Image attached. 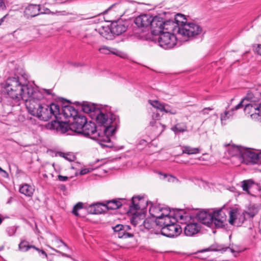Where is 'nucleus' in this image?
Here are the masks:
<instances>
[{"label":"nucleus","instance_id":"f257e3e1","mask_svg":"<svg viewBox=\"0 0 261 261\" xmlns=\"http://www.w3.org/2000/svg\"><path fill=\"white\" fill-rule=\"evenodd\" d=\"M28 83L25 74L8 78L6 87L8 95L17 101L24 100L28 112L40 120L47 121L53 117L58 119L60 114L59 106L54 103L49 105L41 103L43 93Z\"/></svg>","mask_w":261,"mask_h":261},{"label":"nucleus","instance_id":"f03ea898","mask_svg":"<svg viewBox=\"0 0 261 261\" xmlns=\"http://www.w3.org/2000/svg\"><path fill=\"white\" fill-rule=\"evenodd\" d=\"M261 87L251 88L246 96L234 108L225 111L221 114L220 119L222 124L230 119L234 115V111L244 106V113L256 121L261 122Z\"/></svg>","mask_w":261,"mask_h":261},{"label":"nucleus","instance_id":"7ed1b4c3","mask_svg":"<svg viewBox=\"0 0 261 261\" xmlns=\"http://www.w3.org/2000/svg\"><path fill=\"white\" fill-rule=\"evenodd\" d=\"M91 118L95 120L97 124L102 128L103 135L109 138L115 133L119 123L118 116L109 112L105 113L100 109L96 110L92 113Z\"/></svg>","mask_w":261,"mask_h":261},{"label":"nucleus","instance_id":"20e7f679","mask_svg":"<svg viewBox=\"0 0 261 261\" xmlns=\"http://www.w3.org/2000/svg\"><path fill=\"white\" fill-rule=\"evenodd\" d=\"M80 134L96 140L102 147L111 148L113 146L110 138L103 135L101 132H98L96 125L93 122H89L86 124Z\"/></svg>","mask_w":261,"mask_h":261},{"label":"nucleus","instance_id":"39448f33","mask_svg":"<svg viewBox=\"0 0 261 261\" xmlns=\"http://www.w3.org/2000/svg\"><path fill=\"white\" fill-rule=\"evenodd\" d=\"M232 152L229 150L232 156H238L242 162L247 165H253L257 163V153L253 150L239 146L232 147Z\"/></svg>","mask_w":261,"mask_h":261},{"label":"nucleus","instance_id":"423d86ee","mask_svg":"<svg viewBox=\"0 0 261 261\" xmlns=\"http://www.w3.org/2000/svg\"><path fill=\"white\" fill-rule=\"evenodd\" d=\"M202 28L194 22H184L181 20L180 26L178 28V36L186 40L192 39L202 32Z\"/></svg>","mask_w":261,"mask_h":261},{"label":"nucleus","instance_id":"0eeeda50","mask_svg":"<svg viewBox=\"0 0 261 261\" xmlns=\"http://www.w3.org/2000/svg\"><path fill=\"white\" fill-rule=\"evenodd\" d=\"M177 37L176 34L170 32H163L158 38L159 45L165 49L174 47L176 44Z\"/></svg>","mask_w":261,"mask_h":261},{"label":"nucleus","instance_id":"6e6552de","mask_svg":"<svg viewBox=\"0 0 261 261\" xmlns=\"http://www.w3.org/2000/svg\"><path fill=\"white\" fill-rule=\"evenodd\" d=\"M179 18L185 20L182 14H177L174 20H168L164 21L163 32H170L178 36V28L180 26L181 20Z\"/></svg>","mask_w":261,"mask_h":261},{"label":"nucleus","instance_id":"1a4fd4ad","mask_svg":"<svg viewBox=\"0 0 261 261\" xmlns=\"http://www.w3.org/2000/svg\"><path fill=\"white\" fill-rule=\"evenodd\" d=\"M212 227L213 226L217 228H222L225 226L226 222V215L222 209L215 211L212 213Z\"/></svg>","mask_w":261,"mask_h":261},{"label":"nucleus","instance_id":"9d476101","mask_svg":"<svg viewBox=\"0 0 261 261\" xmlns=\"http://www.w3.org/2000/svg\"><path fill=\"white\" fill-rule=\"evenodd\" d=\"M181 231V227L177 223L163 227L161 230L162 234L169 238H173L179 236Z\"/></svg>","mask_w":261,"mask_h":261},{"label":"nucleus","instance_id":"9b49d317","mask_svg":"<svg viewBox=\"0 0 261 261\" xmlns=\"http://www.w3.org/2000/svg\"><path fill=\"white\" fill-rule=\"evenodd\" d=\"M115 234L119 238H133L134 234L128 231L130 227L127 225L118 224L112 227Z\"/></svg>","mask_w":261,"mask_h":261},{"label":"nucleus","instance_id":"f8f14e48","mask_svg":"<svg viewBox=\"0 0 261 261\" xmlns=\"http://www.w3.org/2000/svg\"><path fill=\"white\" fill-rule=\"evenodd\" d=\"M155 223L157 225L161 227L168 226V225H173L176 224V218H174L170 215V208L165 210V214L161 218L155 220Z\"/></svg>","mask_w":261,"mask_h":261},{"label":"nucleus","instance_id":"ddd939ff","mask_svg":"<svg viewBox=\"0 0 261 261\" xmlns=\"http://www.w3.org/2000/svg\"><path fill=\"white\" fill-rule=\"evenodd\" d=\"M74 121L70 124V129L73 131L80 133L84 126L88 123L86 117L82 115H77L73 118Z\"/></svg>","mask_w":261,"mask_h":261},{"label":"nucleus","instance_id":"4468645a","mask_svg":"<svg viewBox=\"0 0 261 261\" xmlns=\"http://www.w3.org/2000/svg\"><path fill=\"white\" fill-rule=\"evenodd\" d=\"M153 16L150 14H142L137 16L134 20V22L138 28H146L149 27Z\"/></svg>","mask_w":261,"mask_h":261},{"label":"nucleus","instance_id":"2eb2a0df","mask_svg":"<svg viewBox=\"0 0 261 261\" xmlns=\"http://www.w3.org/2000/svg\"><path fill=\"white\" fill-rule=\"evenodd\" d=\"M164 21L162 19L158 17H153V20L151 21L150 28L152 34L153 35H159L163 33Z\"/></svg>","mask_w":261,"mask_h":261},{"label":"nucleus","instance_id":"dca6fc26","mask_svg":"<svg viewBox=\"0 0 261 261\" xmlns=\"http://www.w3.org/2000/svg\"><path fill=\"white\" fill-rule=\"evenodd\" d=\"M169 208L167 207H163L160 204H154L150 207L149 212L152 217L155 218V220H158L164 216L165 210Z\"/></svg>","mask_w":261,"mask_h":261},{"label":"nucleus","instance_id":"f3484780","mask_svg":"<svg viewBox=\"0 0 261 261\" xmlns=\"http://www.w3.org/2000/svg\"><path fill=\"white\" fill-rule=\"evenodd\" d=\"M212 214V213H207L206 211H200L197 214L196 217L202 224L207 226L212 227V222L213 220Z\"/></svg>","mask_w":261,"mask_h":261},{"label":"nucleus","instance_id":"a211bd4d","mask_svg":"<svg viewBox=\"0 0 261 261\" xmlns=\"http://www.w3.org/2000/svg\"><path fill=\"white\" fill-rule=\"evenodd\" d=\"M41 7L40 5L31 4L28 6L24 11V15L27 17H34L40 15Z\"/></svg>","mask_w":261,"mask_h":261},{"label":"nucleus","instance_id":"6ab92c4d","mask_svg":"<svg viewBox=\"0 0 261 261\" xmlns=\"http://www.w3.org/2000/svg\"><path fill=\"white\" fill-rule=\"evenodd\" d=\"M50 129H56L57 132L61 133H65L68 130V125L65 122L54 120L48 124Z\"/></svg>","mask_w":261,"mask_h":261},{"label":"nucleus","instance_id":"aec40b11","mask_svg":"<svg viewBox=\"0 0 261 261\" xmlns=\"http://www.w3.org/2000/svg\"><path fill=\"white\" fill-rule=\"evenodd\" d=\"M111 33L118 36L125 32L127 27L122 21L113 22L111 25Z\"/></svg>","mask_w":261,"mask_h":261},{"label":"nucleus","instance_id":"412c9836","mask_svg":"<svg viewBox=\"0 0 261 261\" xmlns=\"http://www.w3.org/2000/svg\"><path fill=\"white\" fill-rule=\"evenodd\" d=\"M200 230L199 225L197 223H191L186 225L184 229L187 236L192 237L197 233Z\"/></svg>","mask_w":261,"mask_h":261},{"label":"nucleus","instance_id":"4be33fe9","mask_svg":"<svg viewBox=\"0 0 261 261\" xmlns=\"http://www.w3.org/2000/svg\"><path fill=\"white\" fill-rule=\"evenodd\" d=\"M145 203L144 199L140 196H134L132 198L131 205H130V210H139L143 209L144 206L143 204Z\"/></svg>","mask_w":261,"mask_h":261},{"label":"nucleus","instance_id":"5701e85b","mask_svg":"<svg viewBox=\"0 0 261 261\" xmlns=\"http://www.w3.org/2000/svg\"><path fill=\"white\" fill-rule=\"evenodd\" d=\"M230 249L231 252L233 250L232 249L229 248L228 247L225 246L223 245L218 244L217 243L211 245L209 247L206 249H203L199 251V252H203L205 251H221L225 252L227 249Z\"/></svg>","mask_w":261,"mask_h":261},{"label":"nucleus","instance_id":"b1692460","mask_svg":"<svg viewBox=\"0 0 261 261\" xmlns=\"http://www.w3.org/2000/svg\"><path fill=\"white\" fill-rule=\"evenodd\" d=\"M62 113L66 118L72 117L73 118L77 115V111L72 106H65L62 108Z\"/></svg>","mask_w":261,"mask_h":261},{"label":"nucleus","instance_id":"393cba45","mask_svg":"<svg viewBox=\"0 0 261 261\" xmlns=\"http://www.w3.org/2000/svg\"><path fill=\"white\" fill-rule=\"evenodd\" d=\"M171 129L175 134H178L187 132L188 126L186 123L179 122L173 126Z\"/></svg>","mask_w":261,"mask_h":261},{"label":"nucleus","instance_id":"a878e982","mask_svg":"<svg viewBox=\"0 0 261 261\" xmlns=\"http://www.w3.org/2000/svg\"><path fill=\"white\" fill-rule=\"evenodd\" d=\"M102 206L108 210H116L122 206V203L119 200L113 199L107 201L106 203L103 204Z\"/></svg>","mask_w":261,"mask_h":261},{"label":"nucleus","instance_id":"bb28decb","mask_svg":"<svg viewBox=\"0 0 261 261\" xmlns=\"http://www.w3.org/2000/svg\"><path fill=\"white\" fill-rule=\"evenodd\" d=\"M98 50L100 53L106 54V55L112 54L116 55L117 56L119 55V51L118 50H117L116 49L113 48L108 47L106 45L101 46L99 48Z\"/></svg>","mask_w":261,"mask_h":261},{"label":"nucleus","instance_id":"cd10ccee","mask_svg":"<svg viewBox=\"0 0 261 261\" xmlns=\"http://www.w3.org/2000/svg\"><path fill=\"white\" fill-rule=\"evenodd\" d=\"M242 188L243 191L250 194V190L255 185L254 181L252 179L244 180L241 182Z\"/></svg>","mask_w":261,"mask_h":261},{"label":"nucleus","instance_id":"c85d7f7f","mask_svg":"<svg viewBox=\"0 0 261 261\" xmlns=\"http://www.w3.org/2000/svg\"><path fill=\"white\" fill-rule=\"evenodd\" d=\"M34 189L28 184H24L19 188V192L27 196L31 197L34 193Z\"/></svg>","mask_w":261,"mask_h":261},{"label":"nucleus","instance_id":"c756f323","mask_svg":"<svg viewBox=\"0 0 261 261\" xmlns=\"http://www.w3.org/2000/svg\"><path fill=\"white\" fill-rule=\"evenodd\" d=\"M82 108L83 112L86 113H89L91 117L92 113H94L96 110L98 109V108H96L93 105L88 102H84L82 105Z\"/></svg>","mask_w":261,"mask_h":261},{"label":"nucleus","instance_id":"7c9ffc66","mask_svg":"<svg viewBox=\"0 0 261 261\" xmlns=\"http://www.w3.org/2000/svg\"><path fill=\"white\" fill-rule=\"evenodd\" d=\"M102 205L103 204L101 203L92 204L89 206L88 212L91 214H100L102 211L100 206H102Z\"/></svg>","mask_w":261,"mask_h":261},{"label":"nucleus","instance_id":"2f4dec72","mask_svg":"<svg viewBox=\"0 0 261 261\" xmlns=\"http://www.w3.org/2000/svg\"><path fill=\"white\" fill-rule=\"evenodd\" d=\"M34 245H30L28 241L24 239H21L20 242L18 245V249L20 251L25 252L30 249H33Z\"/></svg>","mask_w":261,"mask_h":261},{"label":"nucleus","instance_id":"473e14b6","mask_svg":"<svg viewBox=\"0 0 261 261\" xmlns=\"http://www.w3.org/2000/svg\"><path fill=\"white\" fill-rule=\"evenodd\" d=\"M258 212V207L255 204H250L249 205L247 210L245 212L246 214L250 218H253Z\"/></svg>","mask_w":261,"mask_h":261},{"label":"nucleus","instance_id":"72a5a7b5","mask_svg":"<svg viewBox=\"0 0 261 261\" xmlns=\"http://www.w3.org/2000/svg\"><path fill=\"white\" fill-rule=\"evenodd\" d=\"M201 149L199 147H192L189 146H184L182 147V151L183 153L188 154H197L200 152Z\"/></svg>","mask_w":261,"mask_h":261},{"label":"nucleus","instance_id":"f704fd0d","mask_svg":"<svg viewBox=\"0 0 261 261\" xmlns=\"http://www.w3.org/2000/svg\"><path fill=\"white\" fill-rule=\"evenodd\" d=\"M99 34L107 39H110L111 38V28L102 27L99 29Z\"/></svg>","mask_w":261,"mask_h":261},{"label":"nucleus","instance_id":"c9c22d12","mask_svg":"<svg viewBox=\"0 0 261 261\" xmlns=\"http://www.w3.org/2000/svg\"><path fill=\"white\" fill-rule=\"evenodd\" d=\"M188 217V215L184 213L183 210H177L174 214L173 217L174 218H176V222H177V220H182L186 219V218Z\"/></svg>","mask_w":261,"mask_h":261},{"label":"nucleus","instance_id":"e433bc0d","mask_svg":"<svg viewBox=\"0 0 261 261\" xmlns=\"http://www.w3.org/2000/svg\"><path fill=\"white\" fill-rule=\"evenodd\" d=\"M149 103L154 108L160 110L161 112L164 109L165 103H162L158 100H149Z\"/></svg>","mask_w":261,"mask_h":261},{"label":"nucleus","instance_id":"4c0bfd02","mask_svg":"<svg viewBox=\"0 0 261 261\" xmlns=\"http://www.w3.org/2000/svg\"><path fill=\"white\" fill-rule=\"evenodd\" d=\"M150 125L152 127L156 128H159L160 131L162 132L165 129V125L162 124L160 122H157L155 120H152L150 122Z\"/></svg>","mask_w":261,"mask_h":261},{"label":"nucleus","instance_id":"58836bf2","mask_svg":"<svg viewBox=\"0 0 261 261\" xmlns=\"http://www.w3.org/2000/svg\"><path fill=\"white\" fill-rule=\"evenodd\" d=\"M83 203L82 202H79L77 203L73 207V210L72 211V213L76 216H79V214L78 213V211L81 210L83 208Z\"/></svg>","mask_w":261,"mask_h":261},{"label":"nucleus","instance_id":"ea45409f","mask_svg":"<svg viewBox=\"0 0 261 261\" xmlns=\"http://www.w3.org/2000/svg\"><path fill=\"white\" fill-rule=\"evenodd\" d=\"M83 40L85 42L89 44L92 45L95 43V41L93 39V36L91 34H86L83 37Z\"/></svg>","mask_w":261,"mask_h":261},{"label":"nucleus","instance_id":"a19ab883","mask_svg":"<svg viewBox=\"0 0 261 261\" xmlns=\"http://www.w3.org/2000/svg\"><path fill=\"white\" fill-rule=\"evenodd\" d=\"M162 112H164L166 113H169L172 115H175L177 113L176 110L172 109L171 107L167 104L165 105L164 109L163 110Z\"/></svg>","mask_w":261,"mask_h":261},{"label":"nucleus","instance_id":"79ce46f5","mask_svg":"<svg viewBox=\"0 0 261 261\" xmlns=\"http://www.w3.org/2000/svg\"><path fill=\"white\" fill-rule=\"evenodd\" d=\"M34 248H33V249L37 252L39 256L42 259H44V257L46 256V252L42 248L37 247L34 245Z\"/></svg>","mask_w":261,"mask_h":261},{"label":"nucleus","instance_id":"37998d69","mask_svg":"<svg viewBox=\"0 0 261 261\" xmlns=\"http://www.w3.org/2000/svg\"><path fill=\"white\" fill-rule=\"evenodd\" d=\"M229 223L232 225L233 224L234 221L237 219L236 213L233 211H230L229 212Z\"/></svg>","mask_w":261,"mask_h":261},{"label":"nucleus","instance_id":"c03bdc74","mask_svg":"<svg viewBox=\"0 0 261 261\" xmlns=\"http://www.w3.org/2000/svg\"><path fill=\"white\" fill-rule=\"evenodd\" d=\"M134 214H135V213ZM141 221V219L138 216H135L134 215V216L130 220L131 223L134 226H136L138 224L140 223Z\"/></svg>","mask_w":261,"mask_h":261},{"label":"nucleus","instance_id":"a18cd8bd","mask_svg":"<svg viewBox=\"0 0 261 261\" xmlns=\"http://www.w3.org/2000/svg\"><path fill=\"white\" fill-rule=\"evenodd\" d=\"M16 231V228L14 226H10L6 229V232L9 236H13Z\"/></svg>","mask_w":261,"mask_h":261},{"label":"nucleus","instance_id":"49530a36","mask_svg":"<svg viewBox=\"0 0 261 261\" xmlns=\"http://www.w3.org/2000/svg\"><path fill=\"white\" fill-rule=\"evenodd\" d=\"M56 13L55 12H51L48 8L43 7V8H41V11H40V14H52L55 15Z\"/></svg>","mask_w":261,"mask_h":261},{"label":"nucleus","instance_id":"de8ad7c7","mask_svg":"<svg viewBox=\"0 0 261 261\" xmlns=\"http://www.w3.org/2000/svg\"><path fill=\"white\" fill-rule=\"evenodd\" d=\"M56 256L53 254H48L46 253V256L44 257V259H46L47 261H55Z\"/></svg>","mask_w":261,"mask_h":261},{"label":"nucleus","instance_id":"09e8293b","mask_svg":"<svg viewBox=\"0 0 261 261\" xmlns=\"http://www.w3.org/2000/svg\"><path fill=\"white\" fill-rule=\"evenodd\" d=\"M55 13H56L55 15H63V16L70 15L73 14L72 13L67 12L66 11H57Z\"/></svg>","mask_w":261,"mask_h":261},{"label":"nucleus","instance_id":"8fccbe9b","mask_svg":"<svg viewBox=\"0 0 261 261\" xmlns=\"http://www.w3.org/2000/svg\"><path fill=\"white\" fill-rule=\"evenodd\" d=\"M213 110V108H211L210 107L205 108L202 110L200 111V113L203 115H207L208 114V111H212Z\"/></svg>","mask_w":261,"mask_h":261},{"label":"nucleus","instance_id":"3c124183","mask_svg":"<svg viewBox=\"0 0 261 261\" xmlns=\"http://www.w3.org/2000/svg\"><path fill=\"white\" fill-rule=\"evenodd\" d=\"M63 156L69 161H73L74 156L69 154H63Z\"/></svg>","mask_w":261,"mask_h":261},{"label":"nucleus","instance_id":"603ef678","mask_svg":"<svg viewBox=\"0 0 261 261\" xmlns=\"http://www.w3.org/2000/svg\"><path fill=\"white\" fill-rule=\"evenodd\" d=\"M58 179L61 181H65L68 179V177L66 176H63L61 175H59L58 176Z\"/></svg>","mask_w":261,"mask_h":261},{"label":"nucleus","instance_id":"864d4df0","mask_svg":"<svg viewBox=\"0 0 261 261\" xmlns=\"http://www.w3.org/2000/svg\"><path fill=\"white\" fill-rule=\"evenodd\" d=\"M0 173H2V176L4 177H8V173L5 170H3L1 167H0Z\"/></svg>","mask_w":261,"mask_h":261},{"label":"nucleus","instance_id":"5fc2aeb1","mask_svg":"<svg viewBox=\"0 0 261 261\" xmlns=\"http://www.w3.org/2000/svg\"><path fill=\"white\" fill-rule=\"evenodd\" d=\"M152 117L153 119L158 120L160 118V115L158 113H153Z\"/></svg>","mask_w":261,"mask_h":261},{"label":"nucleus","instance_id":"6e6d98bb","mask_svg":"<svg viewBox=\"0 0 261 261\" xmlns=\"http://www.w3.org/2000/svg\"><path fill=\"white\" fill-rule=\"evenodd\" d=\"M40 91L42 92L43 94V96H44V93H45L47 95H50L51 94L50 92V90L49 89H43L42 91L39 90Z\"/></svg>","mask_w":261,"mask_h":261},{"label":"nucleus","instance_id":"4d7b16f0","mask_svg":"<svg viewBox=\"0 0 261 261\" xmlns=\"http://www.w3.org/2000/svg\"><path fill=\"white\" fill-rule=\"evenodd\" d=\"M255 51L257 54L261 56V44L258 45L255 49Z\"/></svg>","mask_w":261,"mask_h":261},{"label":"nucleus","instance_id":"13d9d810","mask_svg":"<svg viewBox=\"0 0 261 261\" xmlns=\"http://www.w3.org/2000/svg\"><path fill=\"white\" fill-rule=\"evenodd\" d=\"M89 172V170L88 169H83L81 170L80 172L81 175H84L87 174Z\"/></svg>","mask_w":261,"mask_h":261},{"label":"nucleus","instance_id":"bf43d9fd","mask_svg":"<svg viewBox=\"0 0 261 261\" xmlns=\"http://www.w3.org/2000/svg\"><path fill=\"white\" fill-rule=\"evenodd\" d=\"M259 162H261V151L257 153V163Z\"/></svg>","mask_w":261,"mask_h":261},{"label":"nucleus","instance_id":"052dcab7","mask_svg":"<svg viewBox=\"0 0 261 261\" xmlns=\"http://www.w3.org/2000/svg\"><path fill=\"white\" fill-rule=\"evenodd\" d=\"M7 15H5L4 17L0 19V25L4 22V19L7 17Z\"/></svg>","mask_w":261,"mask_h":261},{"label":"nucleus","instance_id":"680f3d73","mask_svg":"<svg viewBox=\"0 0 261 261\" xmlns=\"http://www.w3.org/2000/svg\"><path fill=\"white\" fill-rule=\"evenodd\" d=\"M4 7H5L4 3L3 0H0V8H3Z\"/></svg>","mask_w":261,"mask_h":261},{"label":"nucleus","instance_id":"e2e57ef3","mask_svg":"<svg viewBox=\"0 0 261 261\" xmlns=\"http://www.w3.org/2000/svg\"><path fill=\"white\" fill-rule=\"evenodd\" d=\"M143 222L144 223V226L145 227H147L146 223H147V220H143Z\"/></svg>","mask_w":261,"mask_h":261},{"label":"nucleus","instance_id":"0e129e2a","mask_svg":"<svg viewBox=\"0 0 261 261\" xmlns=\"http://www.w3.org/2000/svg\"><path fill=\"white\" fill-rule=\"evenodd\" d=\"M62 255L63 256L67 257H70V256L69 255L65 254V253H62Z\"/></svg>","mask_w":261,"mask_h":261},{"label":"nucleus","instance_id":"69168bd1","mask_svg":"<svg viewBox=\"0 0 261 261\" xmlns=\"http://www.w3.org/2000/svg\"><path fill=\"white\" fill-rule=\"evenodd\" d=\"M43 176L44 177V178H47V175L46 174H43Z\"/></svg>","mask_w":261,"mask_h":261},{"label":"nucleus","instance_id":"338daca9","mask_svg":"<svg viewBox=\"0 0 261 261\" xmlns=\"http://www.w3.org/2000/svg\"><path fill=\"white\" fill-rule=\"evenodd\" d=\"M3 249H4L3 246H2L1 247H0V251H2Z\"/></svg>","mask_w":261,"mask_h":261},{"label":"nucleus","instance_id":"774afa93","mask_svg":"<svg viewBox=\"0 0 261 261\" xmlns=\"http://www.w3.org/2000/svg\"><path fill=\"white\" fill-rule=\"evenodd\" d=\"M114 5H112L111 7H109V8L108 9V10H109V9H111V8L112 7H113V6H114Z\"/></svg>","mask_w":261,"mask_h":261}]
</instances>
